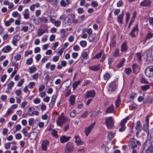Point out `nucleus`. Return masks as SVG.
<instances>
[{
  "label": "nucleus",
  "instance_id": "obj_35",
  "mask_svg": "<svg viewBox=\"0 0 153 153\" xmlns=\"http://www.w3.org/2000/svg\"><path fill=\"white\" fill-rule=\"evenodd\" d=\"M12 15L13 17L14 18H16L17 17H21L20 14L17 11L13 12L12 13Z\"/></svg>",
  "mask_w": 153,
  "mask_h": 153
},
{
  "label": "nucleus",
  "instance_id": "obj_2",
  "mask_svg": "<svg viewBox=\"0 0 153 153\" xmlns=\"http://www.w3.org/2000/svg\"><path fill=\"white\" fill-rule=\"evenodd\" d=\"M74 148L73 143L71 142H69L66 144L65 148V151L67 153L71 152L74 150Z\"/></svg>",
  "mask_w": 153,
  "mask_h": 153
},
{
  "label": "nucleus",
  "instance_id": "obj_28",
  "mask_svg": "<svg viewBox=\"0 0 153 153\" xmlns=\"http://www.w3.org/2000/svg\"><path fill=\"white\" fill-rule=\"evenodd\" d=\"M153 36V33H151V32H149L146 35V37L145 39L144 40L143 42H144V43H145V42H146V41L148 39H150V38H152Z\"/></svg>",
  "mask_w": 153,
  "mask_h": 153
},
{
  "label": "nucleus",
  "instance_id": "obj_52",
  "mask_svg": "<svg viewBox=\"0 0 153 153\" xmlns=\"http://www.w3.org/2000/svg\"><path fill=\"white\" fill-rule=\"evenodd\" d=\"M102 55V53L99 52L95 55V56L93 57V59L99 58L101 57Z\"/></svg>",
  "mask_w": 153,
  "mask_h": 153
},
{
  "label": "nucleus",
  "instance_id": "obj_58",
  "mask_svg": "<svg viewBox=\"0 0 153 153\" xmlns=\"http://www.w3.org/2000/svg\"><path fill=\"white\" fill-rule=\"evenodd\" d=\"M149 25L151 27L153 28V18H150L149 20Z\"/></svg>",
  "mask_w": 153,
  "mask_h": 153
},
{
  "label": "nucleus",
  "instance_id": "obj_37",
  "mask_svg": "<svg viewBox=\"0 0 153 153\" xmlns=\"http://www.w3.org/2000/svg\"><path fill=\"white\" fill-rule=\"evenodd\" d=\"M115 135V134L111 131L108 134V138L110 139V140H111L112 138H113Z\"/></svg>",
  "mask_w": 153,
  "mask_h": 153
},
{
  "label": "nucleus",
  "instance_id": "obj_55",
  "mask_svg": "<svg viewBox=\"0 0 153 153\" xmlns=\"http://www.w3.org/2000/svg\"><path fill=\"white\" fill-rule=\"evenodd\" d=\"M15 94L18 97L20 96V98L22 97V96H21L22 95V92L20 90H16L15 91Z\"/></svg>",
  "mask_w": 153,
  "mask_h": 153
},
{
  "label": "nucleus",
  "instance_id": "obj_29",
  "mask_svg": "<svg viewBox=\"0 0 153 153\" xmlns=\"http://www.w3.org/2000/svg\"><path fill=\"white\" fill-rule=\"evenodd\" d=\"M56 98V97L54 95H53L52 97L51 101L49 104L50 107L52 108L53 106Z\"/></svg>",
  "mask_w": 153,
  "mask_h": 153
},
{
  "label": "nucleus",
  "instance_id": "obj_62",
  "mask_svg": "<svg viewBox=\"0 0 153 153\" xmlns=\"http://www.w3.org/2000/svg\"><path fill=\"white\" fill-rule=\"evenodd\" d=\"M25 81V79H22L18 83V84L17 86L18 87L21 86L23 84V82Z\"/></svg>",
  "mask_w": 153,
  "mask_h": 153
},
{
  "label": "nucleus",
  "instance_id": "obj_40",
  "mask_svg": "<svg viewBox=\"0 0 153 153\" xmlns=\"http://www.w3.org/2000/svg\"><path fill=\"white\" fill-rule=\"evenodd\" d=\"M125 72L126 74L129 75L132 72L131 69L130 68H126L125 70Z\"/></svg>",
  "mask_w": 153,
  "mask_h": 153
},
{
  "label": "nucleus",
  "instance_id": "obj_31",
  "mask_svg": "<svg viewBox=\"0 0 153 153\" xmlns=\"http://www.w3.org/2000/svg\"><path fill=\"white\" fill-rule=\"evenodd\" d=\"M71 23V22H70V21L65 17V20L63 22V25L66 26L70 25Z\"/></svg>",
  "mask_w": 153,
  "mask_h": 153
},
{
  "label": "nucleus",
  "instance_id": "obj_38",
  "mask_svg": "<svg viewBox=\"0 0 153 153\" xmlns=\"http://www.w3.org/2000/svg\"><path fill=\"white\" fill-rule=\"evenodd\" d=\"M96 37V35L95 34L90 35L88 37V39L90 42H92L95 39Z\"/></svg>",
  "mask_w": 153,
  "mask_h": 153
},
{
  "label": "nucleus",
  "instance_id": "obj_50",
  "mask_svg": "<svg viewBox=\"0 0 153 153\" xmlns=\"http://www.w3.org/2000/svg\"><path fill=\"white\" fill-rule=\"evenodd\" d=\"M110 77V75L109 73L105 74L103 76L104 79L108 80Z\"/></svg>",
  "mask_w": 153,
  "mask_h": 153
},
{
  "label": "nucleus",
  "instance_id": "obj_48",
  "mask_svg": "<svg viewBox=\"0 0 153 153\" xmlns=\"http://www.w3.org/2000/svg\"><path fill=\"white\" fill-rule=\"evenodd\" d=\"M51 134L53 137L56 138H57L58 137L57 131L55 129L53 130L51 132Z\"/></svg>",
  "mask_w": 153,
  "mask_h": 153
},
{
  "label": "nucleus",
  "instance_id": "obj_44",
  "mask_svg": "<svg viewBox=\"0 0 153 153\" xmlns=\"http://www.w3.org/2000/svg\"><path fill=\"white\" fill-rule=\"evenodd\" d=\"M120 126H121V127L119 128V131L120 132H123L124 131L126 128L125 125L120 124Z\"/></svg>",
  "mask_w": 153,
  "mask_h": 153
},
{
  "label": "nucleus",
  "instance_id": "obj_18",
  "mask_svg": "<svg viewBox=\"0 0 153 153\" xmlns=\"http://www.w3.org/2000/svg\"><path fill=\"white\" fill-rule=\"evenodd\" d=\"M37 22L36 23V24H38L40 22H42L44 23L47 22L48 19L45 17H39L37 18Z\"/></svg>",
  "mask_w": 153,
  "mask_h": 153
},
{
  "label": "nucleus",
  "instance_id": "obj_64",
  "mask_svg": "<svg viewBox=\"0 0 153 153\" xmlns=\"http://www.w3.org/2000/svg\"><path fill=\"white\" fill-rule=\"evenodd\" d=\"M88 56V55L86 52L83 53L82 55V57L85 59H87Z\"/></svg>",
  "mask_w": 153,
  "mask_h": 153
},
{
  "label": "nucleus",
  "instance_id": "obj_14",
  "mask_svg": "<svg viewBox=\"0 0 153 153\" xmlns=\"http://www.w3.org/2000/svg\"><path fill=\"white\" fill-rule=\"evenodd\" d=\"M37 135V133L36 132L33 131L31 132L29 135L28 138L31 140L35 139Z\"/></svg>",
  "mask_w": 153,
  "mask_h": 153
},
{
  "label": "nucleus",
  "instance_id": "obj_22",
  "mask_svg": "<svg viewBox=\"0 0 153 153\" xmlns=\"http://www.w3.org/2000/svg\"><path fill=\"white\" fill-rule=\"evenodd\" d=\"M121 50L122 52H124L126 51L128 48V47L127 44V42H125L123 43L121 45Z\"/></svg>",
  "mask_w": 153,
  "mask_h": 153
},
{
  "label": "nucleus",
  "instance_id": "obj_7",
  "mask_svg": "<svg viewBox=\"0 0 153 153\" xmlns=\"http://www.w3.org/2000/svg\"><path fill=\"white\" fill-rule=\"evenodd\" d=\"M66 119L65 117L64 116H60L58 119V120L56 121L57 124L58 126L61 127L62 125L65 121Z\"/></svg>",
  "mask_w": 153,
  "mask_h": 153
},
{
  "label": "nucleus",
  "instance_id": "obj_9",
  "mask_svg": "<svg viewBox=\"0 0 153 153\" xmlns=\"http://www.w3.org/2000/svg\"><path fill=\"white\" fill-rule=\"evenodd\" d=\"M49 144V142L47 140H43L42 143V148L44 151H46L48 146Z\"/></svg>",
  "mask_w": 153,
  "mask_h": 153
},
{
  "label": "nucleus",
  "instance_id": "obj_32",
  "mask_svg": "<svg viewBox=\"0 0 153 153\" xmlns=\"http://www.w3.org/2000/svg\"><path fill=\"white\" fill-rule=\"evenodd\" d=\"M100 113H101V111H94L91 114L90 117H91L94 118L99 114Z\"/></svg>",
  "mask_w": 153,
  "mask_h": 153
},
{
  "label": "nucleus",
  "instance_id": "obj_30",
  "mask_svg": "<svg viewBox=\"0 0 153 153\" xmlns=\"http://www.w3.org/2000/svg\"><path fill=\"white\" fill-rule=\"evenodd\" d=\"M140 82L142 84H148L149 83V82L144 77L142 76L140 78Z\"/></svg>",
  "mask_w": 153,
  "mask_h": 153
},
{
  "label": "nucleus",
  "instance_id": "obj_54",
  "mask_svg": "<svg viewBox=\"0 0 153 153\" xmlns=\"http://www.w3.org/2000/svg\"><path fill=\"white\" fill-rule=\"evenodd\" d=\"M129 119L128 117H126V118L123 119L121 121V123L120 124H122L123 125H125V124L126 123L127 120Z\"/></svg>",
  "mask_w": 153,
  "mask_h": 153
},
{
  "label": "nucleus",
  "instance_id": "obj_49",
  "mask_svg": "<svg viewBox=\"0 0 153 153\" xmlns=\"http://www.w3.org/2000/svg\"><path fill=\"white\" fill-rule=\"evenodd\" d=\"M39 106H40L41 110L42 111H45L46 108V107L45 104L42 103L40 105H39Z\"/></svg>",
  "mask_w": 153,
  "mask_h": 153
},
{
  "label": "nucleus",
  "instance_id": "obj_6",
  "mask_svg": "<svg viewBox=\"0 0 153 153\" xmlns=\"http://www.w3.org/2000/svg\"><path fill=\"white\" fill-rule=\"evenodd\" d=\"M131 149H134L137 147V145H140V143L138 140L134 138L132 139L131 140Z\"/></svg>",
  "mask_w": 153,
  "mask_h": 153
},
{
  "label": "nucleus",
  "instance_id": "obj_63",
  "mask_svg": "<svg viewBox=\"0 0 153 153\" xmlns=\"http://www.w3.org/2000/svg\"><path fill=\"white\" fill-rule=\"evenodd\" d=\"M88 111H86L84 113H83L80 116V117L83 118H85L88 115Z\"/></svg>",
  "mask_w": 153,
  "mask_h": 153
},
{
  "label": "nucleus",
  "instance_id": "obj_41",
  "mask_svg": "<svg viewBox=\"0 0 153 153\" xmlns=\"http://www.w3.org/2000/svg\"><path fill=\"white\" fill-rule=\"evenodd\" d=\"M80 81H77L76 82H74L73 85V90L74 91L76 88L77 86L80 84Z\"/></svg>",
  "mask_w": 153,
  "mask_h": 153
},
{
  "label": "nucleus",
  "instance_id": "obj_15",
  "mask_svg": "<svg viewBox=\"0 0 153 153\" xmlns=\"http://www.w3.org/2000/svg\"><path fill=\"white\" fill-rule=\"evenodd\" d=\"M151 4L150 0H144L140 3V5L142 6L147 7L149 6Z\"/></svg>",
  "mask_w": 153,
  "mask_h": 153
},
{
  "label": "nucleus",
  "instance_id": "obj_8",
  "mask_svg": "<svg viewBox=\"0 0 153 153\" xmlns=\"http://www.w3.org/2000/svg\"><path fill=\"white\" fill-rule=\"evenodd\" d=\"M95 124V122L92 124L88 126L87 128H86L85 130L86 135L87 136L91 132L92 129L94 127Z\"/></svg>",
  "mask_w": 153,
  "mask_h": 153
},
{
  "label": "nucleus",
  "instance_id": "obj_59",
  "mask_svg": "<svg viewBox=\"0 0 153 153\" xmlns=\"http://www.w3.org/2000/svg\"><path fill=\"white\" fill-rule=\"evenodd\" d=\"M148 125L147 124H145L144 125L143 128V129L147 133H149V130L147 127Z\"/></svg>",
  "mask_w": 153,
  "mask_h": 153
},
{
  "label": "nucleus",
  "instance_id": "obj_42",
  "mask_svg": "<svg viewBox=\"0 0 153 153\" xmlns=\"http://www.w3.org/2000/svg\"><path fill=\"white\" fill-rule=\"evenodd\" d=\"M119 49L118 48H117L115 51L114 54V57H116L120 56Z\"/></svg>",
  "mask_w": 153,
  "mask_h": 153
},
{
  "label": "nucleus",
  "instance_id": "obj_5",
  "mask_svg": "<svg viewBox=\"0 0 153 153\" xmlns=\"http://www.w3.org/2000/svg\"><path fill=\"white\" fill-rule=\"evenodd\" d=\"M96 95V92L94 90L87 91L84 94V98L87 99L90 97H94Z\"/></svg>",
  "mask_w": 153,
  "mask_h": 153
},
{
  "label": "nucleus",
  "instance_id": "obj_3",
  "mask_svg": "<svg viewBox=\"0 0 153 153\" xmlns=\"http://www.w3.org/2000/svg\"><path fill=\"white\" fill-rule=\"evenodd\" d=\"M114 121L111 117H107L105 119V124L108 128H111L114 125Z\"/></svg>",
  "mask_w": 153,
  "mask_h": 153
},
{
  "label": "nucleus",
  "instance_id": "obj_36",
  "mask_svg": "<svg viewBox=\"0 0 153 153\" xmlns=\"http://www.w3.org/2000/svg\"><path fill=\"white\" fill-rule=\"evenodd\" d=\"M150 87L149 85H145L141 87V89L143 91H146L149 89Z\"/></svg>",
  "mask_w": 153,
  "mask_h": 153
},
{
  "label": "nucleus",
  "instance_id": "obj_24",
  "mask_svg": "<svg viewBox=\"0 0 153 153\" xmlns=\"http://www.w3.org/2000/svg\"><path fill=\"white\" fill-rule=\"evenodd\" d=\"M146 56L148 57H152L153 56V50L151 49L148 50L146 52Z\"/></svg>",
  "mask_w": 153,
  "mask_h": 153
},
{
  "label": "nucleus",
  "instance_id": "obj_53",
  "mask_svg": "<svg viewBox=\"0 0 153 153\" xmlns=\"http://www.w3.org/2000/svg\"><path fill=\"white\" fill-rule=\"evenodd\" d=\"M138 68V65L136 64H134L132 66V68L133 69V73H135V72L136 70V69Z\"/></svg>",
  "mask_w": 153,
  "mask_h": 153
},
{
  "label": "nucleus",
  "instance_id": "obj_19",
  "mask_svg": "<svg viewBox=\"0 0 153 153\" xmlns=\"http://www.w3.org/2000/svg\"><path fill=\"white\" fill-rule=\"evenodd\" d=\"M66 18L72 23L74 20L75 16L74 14H71L68 15Z\"/></svg>",
  "mask_w": 153,
  "mask_h": 153
},
{
  "label": "nucleus",
  "instance_id": "obj_51",
  "mask_svg": "<svg viewBox=\"0 0 153 153\" xmlns=\"http://www.w3.org/2000/svg\"><path fill=\"white\" fill-rule=\"evenodd\" d=\"M80 44L82 47H85L86 46L87 43L85 41H82L80 42Z\"/></svg>",
  "mask_w": 153,
  "mask_h": 153
},
{
  "label": "nucleus",
  "instance_id": "obj_16",
  "mask_svg": "<svg viewBox=\"0 0 153 153\" xmlns=\"http://www.w3.org/2000/svg\"><path fill=\"white\" fill-rule=\"evenodd\" d=\"M114 110V105L113 104H111V105L107 108L105 112L106 113H110L112 112Z\"/></svg>",
  "mask_w": 153,
  "mask_h": 153
},
{
  "label": "nucleus",
  "instance_id": "obj_46",
  "mask_svg": "<svg viewBox=\"0 0 153 153\" xmlns=\"http://www.w3.org/2000/svg\"><path fill=\"white\" fill-rule=\"evenodd\" d=\"M125 61V59H123V60L117 65V67L119 68L121 67Z\"/></svg>",
  "mask_w": 153,
  "mask_h": 153
},
{
  "label": "nucleus",
  "instance_id": "obj_12",
  "mask_svg": "<svg viewBox=\"0 0 153 153\" xmlns=\"http://www.w3.org/2000/svg\"><path fill=\"white\" fill-rule=\"evenodd\" d=\"M75 142L78 146H80L84 144V142L78 136H76L75 137Z\"/></svg>",
  "mask_w": 153,
  "mask_h": 153
},
{
  "label": "nucleus",
  "instance_id": "obj_43",
  "mask_svg": "<svg viewBox=\"0 0 153 153\" xmlns=\"http://www.w3.org/2000/svg\"><path fill=\"white\" fill-rule=\"evenodd\" d=\"M36 67L33 66L31 67L29 69V72L30 74L33 73L35 72L36 70Z\"/></svg>",
  "mask_w": 153,
  "mask_h": 153
},
{
  "label": "nucleus",
  "instance_id": "obj_11",
  "mask_svg": "<svg viewBox=\"0 0 153 153\" xmlns=\"http://www.w3.org/2000/svg\"><path fill=\"white\" fill-rule=\"evenodd\" d=\"M49 20L51 22L54 24V25L57 27H59L61 25V22L60 21H56L51 17H49Z\"/></svg>",
  "mask_w": 153,
  "mask_h": 153
},
{
  "label": "nucleus",
  "instance_id": "obj_56",
  "mask_svg": "<svg viewBox=\"0 0 153 153\" xmlns=\"http://www.w3.org/2000/svg\"><path fill=\"white\" fill-rule=\"evenodd\" d=\"M45 32V30L43 29H39L38 32V36H41Z\"/></svg>",
  "mask_w": 153,
  "mask_h": 153
},
{
  "label": "nucleus",
  "instance_id": "obj_57",
  "mask_svg": "<svg viewBox=\"0 0 153 153\" xmlns=\"http://www.w3.org/2000/svg\"><path fill=\"white\" fill-rule=\"evenodd\" d=\"M21 132L24 134L25 136H27L28 135V134L26 128H23V129L22 130Z\"/></svg>",
  "mask_w": 153,
  "mask_h": 153
},
{
  "label": "nucleus",
  "instance_id": "obj_26",
  "mask_svg": "<svg viewBox=\"0 0 153 153\" xmlns=\"http://www.w3.org/2000/svg\"><path fill=\"white\" fill-rule=\"evenodd\" d=\"M124 16V13L122 12V13L120 14L117 17V21L119 23L122 24L123 23V20Z\"/></svg>",
  "mask_w": 153,
  "mask_h": 153
},
{
  "label": "nucleus",
  "instance_id": "obj_45",
  "mask_svg": "<svg viewBox=\"0 0 153 153\" xmlns=\"http://www.w3.org/2000/svg\"><path fill=\"white\" fill-rule=\"evenodd\" d=\"M14 84L13 82L12 81H10L9 84L7 85V89L9 88L11 89L12 87L14 85Z\"/></svg>",
  "mask_w": 153,
  "mask_h": 153
},
{
  "label": "nucleus",
  "instance_id": "obj_4",
  "mask_svg": "<svg viewBox=\"0 0 153 153\" xmlns=\"http://www.w3.org/2000/svg\"><path fill=\"white\" fill-rule=\"evenodd\" d=\"M145 75L148 77L153 76V66H149L147 67L145 70Z\"/></svg>",
  "mask_w": 153,
  "mask_h": 153
},
{
  "label": "nucleus",
  "instance_id": "obj_21",
  "mask_svg": "<svg viewBox=\"0 0 153 153\" xmlns=\"http://www.w3.org/2000/svg\"><path fill=\"white\" fill-rule=\"evenodd\" d=\"M12 49L11 47L9 45H7L3 48L1 50V51L4 53H7L10 52Z\"/></svg>",
  "mask_w": 153,
  "mask_h": 153
},
{
  "label": "nucleus",
  "instance_id": "obj_61",
  "mask_svg": "<svg viewBox=\"0 0 153 153\" xmlns=\"http://www.w3.org/2000/svg\"><path fill=\"white\" fill-rule=\"evenodd\" d=\"M33 62V59L30 58L27 59L26 61V64L27 65H30Z\"/></svg>",
  "mask_w": 153,
  "mask_h": 153
},
{
  "label": "nucleus",
  "instance_id": "obj_34",
  "mask_svg": "<svg viewBox=\"0 0 153 153\" xmlns=\"http://www.w3.org/2000/svg\"><path fill=\"white\" fill-rule=\"evenodd\" d=\"M14 21V20L13 18H10L9 20L5 22V26H9Z\"/></svg>",
  "mask_w": 153,
  "mask_h": 153
},
{
  "label": "nucleus",
  "instance_id": "obj_13",
  "mask_svg": "<svg viewBox=\"0 0 153 153\" xmlns=\"http://www.w3.org/2000/svg\"><path fill=\"white\" fill-rule=\"evenodd\" d=\"M30 12L29 10L27 9H25L22 12V14L23 17L25 19H28L30 18Z\"/></svg>",
  "mask_w": 153,
  "mask_h": 153
},
{
  "label": "nucleus",
  "instance_id": "obj_1",
  "mask_svg": "<svg viewBox=\"0 0 153 153\" xmlns=\"http://www.w3.org/2000/svg\"><path fill=\"white\" fill-rule=\"evenodd\" d=\"M143 148L146 153H153V144L151 139H148L143 145Z\"/></svg>",
  "mask_w": 153,
  "mask_h": 153
},
{
  "label": "nucleus",
  "instance_id": "obj_33",
  "mask_svg": "<svg viewBox=\"0 0 153 153\" xmlns=\"http://www.w3.org/2000/svg\"><path fill=\"white\" fill-rule=\"evenodd\" d=\"M75 96L74 95H71L70 99L69 100L71 104L72 105H73L75 102Z\"/></svg>",
  "mask_w": 153,
  "mask_h": 153
},
{
  "label": "nucleus",
  "instance_id": "obj_27",
  "mask_svg": "<svg viewBox=\"0 0 153 153\" xmlns=\"http://www.w3.org/2000/svg\"><path fill=\"white\" fill-rule=\"evenodd\" d=\"M34 108L32 107H30L28 110L27 113L30 116H32L34 114Z\"/></svg>",
  "mask_w": 153,
  "mask_h": 153
},
{
  "label": "nucleus",
  "instance_id": "obj_60",
  "mask_svg": "<svg viewBox=\"0 0 153 153\" xmlns=\"http://www.w3.org/2000/svg\"><path fill=\"white\" fill-rule=\"evenodd\" d=\"M130 17V13L128 12H127L126 14V23H127L129 20V19Z\"/></svg>",
  "mask_w": 153,
  "mask_h": 153
},
{
  "label": "nucleus",
  "instance_id": "obj_20",
  "mask_svg": "<svg viewBox=\"0 0 153 153\" xmlns=\"http://www.w3.org/2000/svg\"><path fill=\"white\" fill-rule=\"evenodd\" d=\"M100 65H94L89 67L90 69L92 71H97L100 70Z\"/></svg>",
  "mask_w": 153,
  "mask_h": 153
},
{
  "label": "nucleus",
  "instance_id": "obj_17",
  "mask_svg": "<svg viewBox=\"0 0 153 153\" xmlns=\"http://www.w3.org/2000/svg\"><path fill=\"white\" fill-rule=\"evenodd\" d=\"M71 138L70 137H66L63 136L60 137V140L62 143H64L68 141Z\"/></svg>",
  "mask_w": 153,
  "mask_h": 153
},
{
  "label": "nucleus",
  "instance_id": "obj_39",
  "mask_svg": "<svg viewBox=\"0 0 153 153\" xmlns=\"http://www.w3.org/2000/svg\"><path fill=\"white\" fill-rule=\"evenodd\" d=\"M136 57L137 60L139 62H140L141 60L142 55L140 53H137L136 54Z\"/></svg>",
  "mask_w": 153,
  "mask_h": 153
},
{
  "label": "nucleus",
  "instance_id": "obj_25",
  "mask_svg": "<svg viewBox=\"0 0 153 153\" xmlns=\"http://www.w3.org/2000/svg\"><path fill=\"white\" fill-rule=\"evenodd\" d=\"M135 128L139 132H140L143 130V128L141 126V123L139 121H137V122Z\"/></svg>",
  "mask_w": 153,
  "mask_h": 153
},
{
  "label": "nucleus",
  "instance_id": "obj_10",
  "mask_svg": "<svg viewBox=\"0 0 153 153\" xmlns=\"http://www.w3.org/2000/svg\"><path fill=\"white\" fill-rule=\"evenodd\" d=\"M72 2V0H61L60 1V5L63 7L68 6Z\"/></svg>",
  "mask_w": 153,
  "mask_h": 153
},
{
  "label": "nucleus",
  "instance_id": "obj_47",
  "mask_svg": "<svg viewBox=\"0 0 153 153\" xmlns=\"http://www.w3.org/2000/svg\"><path fill=\"white\" fill-rule=\"evenodd\" d=\"M67 85L65 86V90H67L70 86L71 84V80H67L66 82Z\"/></svg>",
  "mask_w": 153,
  "mask_h": 153
},
{
  "label": "nucleus",
  "instance_id": "obj_23",
  "mask_svg": "<svg viewBox=\"0 0 153 153\" xmlns=\"http://www.w3.org/2000/svg\"><path fill=\"white\" fill-rule=\"evenodd\" d=\"M138 29H132V31L129 34V35L131 36L132 37L134 38L138 33Z\"/></svg>",
  "mask_w": 153,
  "mask_h": 153
}]
</instances>
